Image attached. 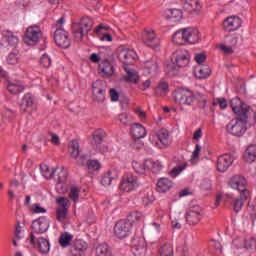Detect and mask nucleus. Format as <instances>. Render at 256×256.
<instances>
[{"instance_id":"nucleus-1","label":"nucleus","mask_w":256,"mask_h":256,"mask_svg":"<svg viewBox=\"0 0 256 256\" xmlns=\"http://www.w3.org/2000/svg\"><path fill=\"white\" fill-rule=\"evenodd\" d=\"M175 103L178 105H184V107H197L198 109H207V102L209 96L202 92L194 93L188 88H180L173 92Z\"/></svg>"},{"instance_id":"nucleus-2","label":"nucleus","mask_w":256,"mask_h":256,"mask_svg":"<svg viewBox=\"0 0 256 256\" xmlns=\"http://www.w3.org/2000/svg\"><path fill=\"white\" fill-rule=\"evenodd\" d=\"M63 23H65V17H61L52 26L54 31V41L58 47L62 49H69L71 47V38H69V32L63 28Z\"/></svg>"},{"instance_id":"nucleus-3","label":"nucleus","mask_w":256,"mask_h":256,"mask_svg":"<svg viewBox=\"0 0 256 256\" xmlns=\"http://www.w3.org/2000/svg\"><path fill=\"white\" fill-rule=\"evenodd\" d=\"M91 29H93V19L89 18V16L83 17L80 22L72 23V33L75 41H83V37H85Z\"/></svg>"},{"instance_id":"nucleus-4","label":"nucleus","mask_w":256,"mask_h":256,"mask_svg":"<svg viewBox=\"0 0 256 256\" xmlns=\"http://www.w3.org/2000/svg\"><path fill=\"white\" fill-rule=\"evenodd\" d=\"M32 232L28 238L30 245H35L36 235H42V233H47L49 230V218L47 216H41L38 219L32 221Z\"/></svg>"},{"instance_id":"nucleus-5","label":"nucleus","mask_w":256,"mask_h":256,"mask_svg":"<svg viewBox=\"0 0 256 256\" xmlns=\"http://www.w3.org/2000/svg\"><path fill=\"white\" fill-rule=\"evenodd\" d=\"M247 121L244 118H233L226 125V130L233 137H243L247 133Z\"/></svg>"},{"instance_id":"nucleus-6","label":"nucleus","mask_w":256,"mask_h":256,"mask_svg":"<svg viewBox=\"0 0 256 256\" xmlns=\"http://www.w3.org/2000/svg\"><path fill=\"white\" fill-rule=\"evenodd\" d=\"M43 37V31H41V26L39 25H31L29 26L23 36V42L25 45H29L30 47H34L41 41Z\"/></svg>"},{"instance_id":"nucleus-7","label":"nucleus","mask_w":256,"mask_h":256,"mask_svg":"<svg viewBox=\"0 0 256 256\" xmlns=\"http://www.w3.org/2000/svg\"><path fill=\"white\" fill-rule=\"evenodd\" d=\"M151 143L160 149H164L165 147H169L171 144V135L169 131L165 128H161L156 133H153L149 137Z\"/></svg>"},{"instance_id":"nucleus-8","label":"nucleus","mask_w":256,"mask_h":256,"mask_svg":"<svg viewBox=\"0 0 256 256\" xmlns=\"http://www.w3.org/2000/svg\"><path fill=\"white\" fill-rule=\"evenodd\" d=\"M113 232L116 239H127L133 232V225L125 219L119 220L115 223Z\"/></svg>"},{"instance_id":"nucleus-9","label":"nucleus","mask_w":256,"mask_h":256,"mask_svg":"<svg viewBox=\"0 0 256 256\" xmlns=\"http://www.w3.org/2000/svg\"><path fill=\"white\" fill-rule=\"evenodd\" d=\"M230 107L232 108L233 113L237 115V119H249V105L241 101V98H232Z\"/></svg>"},{"instance_id":"nucleus-10","label":"nucleus","mask_w":256,"mask_h":256,"mask_svg":"<svg viewBox=\"0 0 256 256\" xmlns=\"http://www.w3.org/2000/svg\"><path fill=\"white\" fill-rule=\"evenodd\" d=\"M120 189L126 193H131V191H137L139 189V179L132 173H127L122 177L120 183Z\"/></svg>"},{"instance_id":"nucleus-11","label":"nucleus","mask_w":256,"mask_h":256,"mask_svg":"<svg viewBox=\"0 0 256 256\" xmlns=\"http://www.w3.org/2000/svg\"><path fill=\"white\" fill-rule=\"evenodd\" d=\"M185 219L188 225H199L203 219V210L199 205L191 206L185 213Z\"/></svg>"},{"instance_id":"nucleus-12","label":"nucleus","mask_w":256,"mask_h":256,"mask_svg":"<svg viewBox=\"0 0 256 256\" xmlns=\"http://www.w3.org/2000/svg\"><path fill=\"white\" fill-rule=\"evenodd\" d=\"M171 61L174 65L181 67H187L191 61V54L185 49L176 50L172 54Z\"/></svg>"},{"instance_id":"nucleus-13","label":"nucleus","mask_w":256,"mask_h":256,"mask_svg":"<svg viewBox=\"0 0 256 256\" xmlns=\"http://www.w3.org/2000/svg\"><path fill=\"white\" fill-rule=\"evenodd\" d=\"M143 43L147 45V47L157 49V47L161 45V40L157 37V34H155V30L147 28L143 33Z\"/></svg>"},{"instance_id":"nucleus-14","label":"nucleus","mask_w":256,"mask_h":256,"mask_svg":"<svg viewBox=\"0 0 256 256\" xmlns=\"http://www.w3.org/2000/svg\"><path fill=\"white\" fill-rule=\"evenodd\" d=\"M137 53L129 48H122L119 50L118 59L123 63L124 67H129L135 63Z\"/></svg>"},{"instance_id":"nucleus-15","label":"nucleus","mask_w":256,"mask_h":256,"mask_svg":"<svg viewBox=\"0 0 256 256\" xmlns=\"http://www.w3.org/2000/svg\"><path fill=\"white\" fill-rule=\"evenodd\" d=\"M57 205L59 208L56 210V219L60 223H63L65 219H67V212L69 209V199L65 197H60L56 200Z\"/></svg>"},{"instance_id":"nucleus-16","label":"nucleus","mask_w":256,"mask_h":256,"mask_svg":"<svg viewBox=\"0 0 256 256\" xmlns=\"http://www.w3.org/2000/svg\"><path fill=\"white\" fill-rule=\"evenodd\" d=\"M107 93V88L103 86V82L97 80L92 84V94L98 103H103L105 101V95Z\"/></svg>"},{"instance_id":"nucleus-17","label":"nucleus","mask_w":256,"mask_h":256,"mask_svg":"<svg viewBox=\"0 0 256 256\" xmlns=\"http://www.w3.org/2000/svg\"><path fill=\"white\" fill-rule=\"evenodd\" d=\"M183 11L189 15H199L201 13V3L199 0H182Z\"/></svg>"},{"instance_id":"nucleus-18","label":"nucleus","mask_w":256,"mask_h":256,"mask_svg":"<svg viewBox=\"0 0 256 256\" xmlns=\"http://www.w3.org/2000/svg\"><path fill=\"white\" fill-rule=\"evenodd\" d=\"M241 18L239 16H230L223 21V29L228 33L237 31L241 27Z\"/></svg>"},{"instance_id":"nucleus-19","label":"nucleus","mask_w":256,"mask_h":256,"mask_svg":"<svg viewBox=\"0 0 256 256\" xmlns=\"http://www.w3.org/2000/svg\"><path fill=\"white\" fill-rule=\"evenodd\" d=\"M41 253V255H49V251H51V243L49 239L45 237H37L35 239V244H30Z\"/></svg>"},{"instance_id":"nucleus-20","label":"nucleus","mask_w":256,"mask_h":256,"mask_svg":"<svg viewBox=\"0 0 256 256\" xmlns=\"http://www.w3.org/2000/svg\"><path fill=\"white\" fill-rule=\"evenodd\" d=\"M233 165V158L229 154H223L218 157L216 162L217 171L225 173Z\"/></svg>"},{"instance_id":"nucleus-21","label":"nucleus","mask_w":256,"mask_h":256,"mask_svg":"<svg viewBox=\"0 0 256 256\" xmlns=\"http://www.w3.org/2000/svg\"><path fill=\"white\" fill-rule=\"evenodd\" d=\"M98 71L102 73L103 77L109 79V77H113L115 67H113V64H111L107 58H104L98 65Z\"/></svg>"},{"instance_id":"nucleus-22","label":"nucleus","mask_w":256,"mask_h":256,"mask_svg":"<svg viewBox=\"0 0 256 256\" xmlns=\"http://www.w3.org/2000/svg\"><path fill=\"white\" fill-rule=\"evenodd\" d=\"M6 88L12 95H19L25 91V85L21 80H7Z\"/></svg>"},{"instance_id":"nucleus-23","label":"nucleus","mask_w":256,"mask_h":256,"mask_svg":"<svg viewBox=\"0 0 256 256\" xmlns=\"http://www.w3.org/2000/svg\"><path fill=\"white\" fill-rule=\"evenodd\" d=\"M186 31V44L195 45L201 41V33L197 28H185Z\"/></svg>"},{"instance_id":"nucleus-24","label":"nucleus","mask_w":256,"mask_h":256,"mask_svg":"<svg viewBox=\"0 0 256 256\" xmlns=\"http://www.w3.org/2000/svg\"><path fill=\"white\" fill-rule=\"evenodd\" d=\"M228 185L231 187V189L240 191L241 189H245V187H247V179L241 175H235L229 180Z\"/></svg>"},{"instance_id":"nucleus-25","label":"nucleus","mask_w":256,"mask_h":256,"mask_svg":"<svg viewBox=\"0 0 256 256\" xmlns=\"http://www.w3.org/2000/svg\"><path fill=\"white\" fill-rule=\"evenodd\" d=\"M130 133L133 139H143L147 136V129L139 123H134L130 125Z\"/></svg>"},{"instance_id":"nucleus-26","label":"nucleus","mask_w":256,"mask_h":256,"mask_svg":"<svg viewBox=\"0 0 256 256\" xmlns=\"http://www.w3.org/2000/svg\"><path fill=\"white\" fill-rule=\"evenodd\" d=\"M87 242L83 240H76L71 246L70 253L72 256H81L87 251Z\"/></svg>"},{"instance_id":"nucleus-27","label":"nucleus","mask_w":256,"mask_h":256,"mask_svg":"<svg viewBox=\"0 0 256 256\" xmlns=\"http://www.w3.org/2000/svg\"><path fill=\"white\" fill-rule=\"evenodd\" d=\"M107 136V133H105V130L103 129H97L92 133V140L91 144L94 147H99L103 141H105V137Z\"/></svg>"},{"instance_id":"nucleus-28","label":"nucleus","mask_w":256,"mask_h":256,"mask_svg":"<svg viewBox=\"0 0 256 256\" xmlns=\"http://www.w3.org/2000/svg\"><path fill=\"white\" fill-rule=\"evenodd\" d=\"M123 69L126 73L124 77L126 83H137L139 81V73H137V70L131 69L129 66H123Z\"/></svg>"},{"instance_id":"nucleus-29","label":"nucleus","mask_w":256,"mask_h":256,"mask_svg":"<svg viewBox=\"0 0 256 256\" xmlns=\"http://www.w3.org/2000/svg\"><path fill=\"white\" fill-rule=\"evenodd\" d=\"M94 32L99 37L100 41H108V42L113 41V36L107 33V27L103 26V24H100L99 26H97Z\"/></svg>"},{"instance_id":"nucleus-30","label":"nucleus","mask_w":256,"mask_h":256,"mask_svg":"<svg viewBox=\"0 0 256 256\" xmlns=\"http://www.w3.org/2000/svg\"><path fill=\"white\" fill-rule=\"evenodd\" d=\"M244 161L255 163L256 161V144H250L244 152Z\"/></svg>"},{"instance_id":"nucleus-31","label":"nucleus","mask_w":256,"mask_h":256,"mask_svg":"<svg viewBox=\"0 0 256 256\" xmlns=\"http://www.w3.org/2000/svg\"><path fill=\"white\" fill-rule=\"evenodd\" d=\"M171 187H173V181L169 178H160L157 182L158 193H167Z\"/></svg>"},{"instance_id":"nucleus-32","label":"nucleus","mask_w":256,"mask_h":256,"mask_svg":"<svg viewBox=\"0 0 256 256\" xmlns=\"http://www.w3.org/2000/svg\"><path fill=\"white\" fill-rule=\"evenodd\" d=\"M194 75L197 79H207L211 75V68L207 65L198 66L194 70Z\"/></svg>"},{"instance_id":"nucleus-33","label":"nucleus","mask_w":256,"mask_h":256,"mask_svg":"<svg viewBox=\"0 0 256 256\" xmlns=\"http://www.w3.org/2000/svg\"><path fill=\"white\" fill-rule=\"evenodd\" d=\"M172 41L175 45H187L186 44V30L180 29L172 35Z\"/></svg>"},{"instance_id":"nucleus-34","label":"nucleus","mask_w":256,"mask_h":256,"mask_svg":"<svg viewBox=\"0 0 256 256\" xmlns=\"http://www.w3.org/2000/svg\"><path fill=\"white\" fill-rule=\"evenodd\" d=\"M145 167H147L149 171H152V173H159L161 169H163V164H161L159 160L146 159Z\"/></svg>"},{"instance_id":"nucleus-35","label":"nucleus","mask_w":256,"mask_h":256,"mask_svg":"<svg viewBox=\"0 0 256 256\" xmlns=\"http://www.w3.org/2000/svg\"><path fill=\"white\" fill-rule=\"evenodd\" d=\"M2 37H3L4 41H6L8 43V45H10L11 47H15V45H17V43H19V38L17 36H15V34H13V32H11L9 30H3Z\"/></svg>"},{"instance_id":"nucleus-36","label":"nucleus","mask_w":256,"mask_h":256,"mask_svg":"<svg viewBox=\"0 0 256 256\" xmlns=\"http://www.w3.org/2000/svg\"><path fill=\"white\" fill-rule=\"evenodd\" d=\"M96 256H113L111 247L107 243L98 244L96 247Z\"/></svg>"},{"instance_id":"nucleus-37","label":"nucleus","mask_w":256,"mask_h":256,"mask_svg":"<svg viewBox=\"0 0 256 256\" xmlns=\"http://www.w3.org/2000/svg\"><path fill=\"white\" fill-rule=\"evenodd\" d=\"M71 241H73V235L64 232L60 235L58 243L60 247H63V249H65L71 245Z\"/></svg>"},{"instance_id":"nucleus-38","label":"nucleus","mask_w":256,"mask_h":256,"mask_svg":"<svg viewBox=\"0 0 256 256\" xmlns=\"http://www.w3.org/2000/svg\"><path fill=\"white\" fill-rule=\"evenodd\" d=\"M154 93H155L156 97H165V95H167V93H169V84L167 82H161L154 89Z\"/></svg>"},{"instance_id":"nucleus-39","label":"nucleus","mask_w":256,"mask_h":256,"mask_svg":"<svg viewBox=\"0 0 256 256\" xmlns=\"http://www.w3.org/2000/svg\"><path fill=\"white\" fill-rule=\"evenodd\" d=\"M40 171L45 179H53L59 168L50 169L46 164L40 165Z\"/></svg>"},{"instance_id":"nucleus-40","label":"nucleus","mask_w":256,"mask_h":256,"mask_svg":"<svg viewBox=\"0 0 256 256\" xmlns=\"http://www.w3.org/2000/svg\"><path fill=\"white\" fill-rule=\"evenodd\" d=\"M69 153L72 159H79L81 150L79 148V142L77 140H72L69 145Z\"/></svg>"},{"instance_id":"nucleus-41","label":"nucleus","mask_w":256,"mask_h":256,"mask_svg":"<svg viewBox=\"0 0 256 256\" xmlns=\"http://www.w3.org/2000/svg\"><path fill=\"white\" fill-rule=\"evenodd\" d=\"M23 105L26 107L24 108V111H27V109H33V106L35 105V98L33 97V94L27 93L24 95L21 107H23Z\"/></svg>"},{"instance_id":"nucleus-42","label":"nucleus","mask_w":256,"mask_h":256,"mask_svg":"<svg viewBox=\"0 0 256 256\" xmlns=\"http://www.w3.org/2000/svg\"><path fill=\"white\" fill-rule=\"evenodd\" d=\"M124 221H129L133 226V223L143 221V213L140 211H132L127 215V219H124Z\"/></svg>"},{"instance_id":"nucleus-43","label":"nucleus","mask_w":256,"mask_h":256,"mask_svg":"<svg viewBox=\"0 0 256 256\" xmlns=\"http://www.w3.org/2000/svg\"><path fill=\"white\" fill-rule=\"evenodd\" d=\"M144 69H146L148 73H157V70L159 69V63L155 59L147 60L144 63Z\"/></svg>"},{"instance_id":"nucleus-44","label":"nucleus","mask_w":256,"mask_h":256,"mask_svg":"<svg viewBox=\"0 0 256 256\" xmlns=\"http://www.w3.org/2000/svg\"><path fill=\"white\" fill-rule=\"evenodd\" d=\"M88 171H91L94 173V171H100L101 170V162L97 159H89L86 162Z\"/></svg>"},{"instance_id":"nucleus-45","label":"nucleus","mask_w":256,"mask_h":256,"mask_svg":"<svg viewBox=\"0 0 256 256\" xmlns=\"http://www.w3.org/2000/svg\"><path fill=\"white\" fill-rule=\"evenodd\" d=\"M160 256H174L173 245L164 244L159 250Z\"/></svg>"},{"instance_id":"nucleus-46","label":"nucleus","mask_w":256,"mask_h":256,"mask_svg":"<svg viewBox=\"0 0 256 256\" xmlns=\"http://www.w3.org/2000/svg\"><path fill=\"white\" fill-rule=\"evenodd\" d=\"M113 172L111 170H109L107 173H105L102 176L101 179V185H103L104 187H109V185H111L112 181H113Z\"/></svg>"},{"instance_id":"nucleus-47","label":"nucleus","mask_w":256,"mask_h":256,"mask_svg":"<svg viewBox=\"0 0 256 256\" xmlns=\"http://www.w3.org/2000/svg\"><path fill=\"white\" fill-rule=\"evenodd\" d=\"M79 193H81V190L78 187H70L69 198L71 199V201L77 203V201H79Z\"/></svg>"},{"instance_id":"nucleus-48","label":"nucleus","mask_w":256,"mask_h":256,"mask_svg":"<svg viewBox=\"0 0 256 256\" xmlns=\"http://www.w3.org/2000/svg\"><path fill=\"white\" fill-rule=\"evenodd\" d=\"M56 191L60 195H65V193H67V191H69V185H67L66 181L57 182L56 183Z\"/></svg>"},{"instance_id":"nucleus-49","label":"nucleus","mask_w":256,"mask_h":256,"mask_svg":"<svg viewBox=\"0 0 256 256\" xmlns=\"http://www.w3.org/2000/svg\"><path fill=\"white\" fill-rule=\"evenodd\" d=\"M8 65H17L19 63V54L17 52H10L6 58Z\"/></svg>"},{"instance_id":"nucleus-50","label":"nucleus","mask_w":256,"mask_h":256,"mask_svg":"<svg viewBox=\"0 0 256 256\" xmlns=\"http://www.w3.org/2000/svg\"><path fill=\"white\" fill-rule=\"evenodd\" d=\"M132 167L135 173H139L140 175H143L145 171H147V166H145V161L144 163L133 162Z\"/></svg>"},{"instance_id":"nucleus-51","label":"nucleus","mask_w":256,"mask_h":256,"mask_svg":"<svg viewBox=\"0 0 256 256\" xmlns=\"http://www.w3.org/2000/svg\"><path fill=\"white\" fill-rule=\"evenodd\" d=\"M170 11V19H176V21H179V19H183V11L179 9H171Z\"/></svg>"},{"instance_id":"nucleus-52","label":"nucleus","mask_w":256,"mask_h":256,"mask_svg":"<svg viewBox=\"0 0 256 256\" xmlns=\"http://www.w3.org/2000/svg\"><path fill=\"white\" fill-rule=\"evenodd\" d=\"M51 63H53V61L51 60V57H49V55L47 54H43L40 58V65L42 67H45L46 69L49 68V66L51 65Z\"/></svg>"},{"instance_id":"nucleus-53","label":"nucleus","mask_w":256,"mask_h":256,"mask_svg":"<svg viewBox=\"0 0 256 256\" xmlns=\"http://www.w3.org/2000/svg\"><path fill=\"white\" fill-rule=\"evenodd\" d=\"M213 107H217L219 105L220 109H227V99L225 98H217L212 102Z\"/></svg>"},{"instance_id":"nucleus-54","label":"nucleus","mask_w":256,"mask_h":256,"mask_svg":"<svg viewBox=\"0 0 256 256\" xmlns=\"http://www.w3.org/2000/svg\"><path fill=\"white\" fill-rule=\"evenodd\" d=\"M243 205H245V202H243V200H241L240 198H236L232 203L235 213H239V211L243 209Z\"/></svg>"},{"instance_id":"nucleus-55","label":"nucleus","mask_w":256,"mask_h":256,"mask_svg":"<svg viewBox=\"0 0 256 256\" xmlns=\"http://www.w3.org/2000/svg\"><path fill=\"white\" fill-rule=\"evenodd\" d=\"M238 191L240 192V196L238 199H240L244 203H245V201H247V199H249L251 197V192L247 189V187L240 189Z\"/></svg>"},{"instance_id":"nucleus-56","label":"nucleus","mask_w":256,"mask_h":256,"mask_svg":"<svg viewBox=\"0 0 256 256\" xmlns=\"http://www.w3.org/2000/svg\"><path fill=\"white\" fill-rule=\"evenodd\" d=\"M118 119L122 125H131V117L127 113H122L118 116Z\"/></svg>"},{"instance_id":"nucleus-57","label":"nucleus","mask_w":256,"mask_h":256,"mask_svg":"<svg viewBox=\"0 0 256 256\" xmlns=\"http://www.w3.org/2000/svg\"><path fill=\"white\" fill-rule=\"evenodd\" d=\"M57 182L67 181V170L65 168H60L55 178Z\"/></svg>"},{"instance_id":"nucleus-58","label":"nucleus","mask_w":256,"mask_h":256,"mask_svg":"<svg viewBox=\"0 0 256 256\" xmlns=\"http://www.w3.org/2000/svg\"><path fill=\"white\" fill-rule=\"evenodd\" d=\"M91 63H101L103 61V52L97 53H92L89 57Z\"/></svg>"},{"instance_id":"nucleus-59","label":"nucleus","mask_w":256,"mask_h":256,"mask_svg":"<svg viewBox=\"0 0 256 256\" xmlns=\"http://www.w3.org/2000/svg\"><path fill=\"white\" fill-rule=\"evenodd\" d=\"M185 166H178L174 167L170 172L169 175L173 178L177 177L178 175H181V173L184 171Z\"/></svg>"},{"instance_id":"nucleus-60","label":"nucleus","mask_w":256,"mask_h":256,"mask_svg":"<svg viewBox=\"0 0 256 256\" xmlns=\"http://www.w3.org/2000/svg\"><path fill=\"white\" fill-rule=\"evenodd\" d=\"M153 201H155V197H153V194H145L144 197L142 198V203L143 205L147 206V205H151V203H153Z\"/></svg>"},{"instance_id":"nucleus-61","label":"nucleus","mask_w":256,"mask_h":256,"mask_svg":"<svg viewBox=\"0 0 256 256\" xmlns=\"http://www.w3.org/2000/svg\"><path fill=\"white\" fill-rule=\"evenodd\" d=\"M31 211L36 213V214L47 213V209L41 207V205H39V204H33L32 208H31Z\"/></svg>"},{"instance_id":"nucleus-62","label":"nucleus","mask_w":256,"mask_h":256,"mask_svg":"<svg viewBox=\"0 0 256 256\" xmlns=\"http://www.w3.org/2000/svg\"><path fill=\"white\" fill-rule=\"evenodd\" d=\"M48 135L51 137V143L53 145H61V141L59 140V135L53 133V132H48Z\"/></svg>"},{"instance_id":"nucleus-63","label":"nucleus","mask_w":256,"mask_h":256,"mask_svg":"<svg viewBox=\"0 0 256 256\" xmlns=\"http://www.w3.org/2000/svg\"><path fill=\"white\" fill-rule=\"evenodd\" d=\"M248 213L250 215V219L252 221H255L256 220V205H250L248 207Z\"/></svg>"},{"instance_id":"nucleus-64","label":"nucleus","mask_w":256,"mask_h":256,"mask_svg":"<svg viewBox=\"0 0 256 256\" xmlns=\"http://www.w3.org/2000/svg\"><path fill=\"white\" fill-rule=\"evenodd\" d=\"M244 248L245 249H255V239L250 238L244 241Z\"/></svg>"}]
</instances>
